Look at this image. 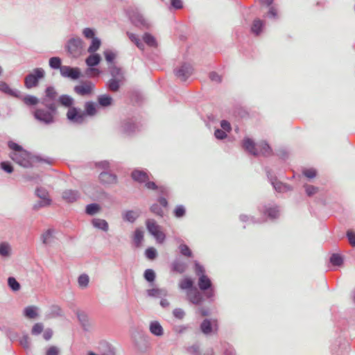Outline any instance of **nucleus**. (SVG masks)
Masks as SVG:
<instances>
[{
	"mask_svg": "<svg viewBox=\"0 0 355 355\" xmlns=\"http://www.w3.org/2000/svg\"><path fill=\"white\" fill-rule=\"evenodd\" d=\"M144 239V232L139 229H137L135 232L134 242L137 248L140 247L141 243Z\"/></svg>",
	"mask_w": 355,
	"mask_h": 355,
	"instance_id": "40",
	"label": "nucleus"
},
{
	"mask_svg": "<svg viewBox=\"0 0 355 355\" xmlns=\"http://www.w3.org/2000/svg\"><path fill=\"white\" fill-rule=\"evenodd\" d=\"M132 178L139 183H144L149 180V176L144 171L134 170L131 173Z\"/></svg>",
	"mask_w": 355,
	"mask_h": 355,
	"instance_id": "19",
	"label": "nucleus"
},
{
	"mask_svg": "<svg viewBox=\"0 0 355 355\" xmlns=\"http://www.w3.org/2000/svg\"><path fill=\"white\" fill-rule=\"evenodd\" d=\"M198 287L205 292V295L207 299H211L214 296V288L210 279L207 275H202L198 278Z\"/></svg>",
	"mask_w": 355,
	"mask_h": 355,
	"instance_id": "5",
	"label": "nucleus"
},
{
	"mask_svg": "<svg viewBox=\"0 0 355 355\" xmlns=\"http://www.w3.org/2000/svg\"><path fill=\"white\" fill-rule=\"evenodd\" d=\"M60 74L65 78H69L72 80H77L81 76L80 70L78 67H71L69 66H62L60 68Z\"/></svg>",
	"mask_w": 355,
	"mask_h": 355,
	"instance_id": "12",
	"label": "nucleus"
},
{
	"mask_svg": "<svg viewBox=\"0 0 355 355\" xmlns=\"http://www.w3.org/2000/svg\"><path fill=\"white\" fill-rule=\"evenodd\" d=\"M188 353L192 355H200V347L198 345L195 344L187 349Z\"/></svg>",
	"mask_w": 355,
	"mask_h": 355,
	"instance_id": "59",
	"label": "nucleus"
},
{
	"mask_svg": "<svg viewBox=\"0 0 355 355\" xmlns=\"http://www.w3.org/2000/svg\"><path fill=\"white\" fill-rule=\"evenodd\" d=\"M186 209L183 205H178L174 210V215L177 218H182L185 215Z\"/></svg>",
	"mask_w": 355,
	"mask_h": 355,
	"instance_id": "54",
	"label": "nucleus"
},
{
	"mask_svg": "<svg viewBox=\"0 0 355 355\" xmlns=\"http://www.w3.org/2000/svg\"><path fill=\"white\" fill-rule=\"evenodd\" d=\"M243 146L245 150H247L248 153L253 155L254 156L259 155L258 147H256L254 142L252 139L249 138L244 139Z\"/></svg>",
	"mask_w": 355,
	"mask_h": 355,
	"instance_id": "20",
	"label": "nucleus"
},
{
	"mask_svg": "<svg viewBox=\"0 0 355 355\" xmlns=\"http://www.w3.org/2000/svg\"><path fill=\"white\" fill-rule=\"evenodd\" d=\"M131 22L140 29H148L150 28V24L138 11L132 10L130 13Z\"/></svg>",
	"mask_w": 355,
	"mask_h": 355,
	"instance_id": "8",
	"label": "nucleus"
},
{
	"mask_svg": "<svg viewBox=\"0 0 355 355\" xmlns=\"http://www.w3.org/2000/svg\"><path fill=\"white\" fill-rule=\"evenodd\" d=\"M35 195L40 198L44 200H51L48 191L42 187H38L35 190Z\"/></svg>",
	"mask_w": 355,
	"mask_h": 355,
	"instance_id": "37",
	"label": "nucleus"
},
{
	"mask_svg": "<svg viewBox=\"0 0 355 355\" xmlns=\"http://www.w3.org/2000/svg\"><path fill=\"white\" fill-rule=\"evenodd\" d=\"M94 85L90 81L82 82L80 85L74 87V92L80 96L90 95L94 90Z\"/></svg>",
	"mask_w": 355,
	"mask_h": 355,
	"instance_id": "11",
	"label": "nucleus"
},
{
	"mask_svg": "<svg viewBox=\"0 0 355 355\" xmlns=\"http://www.w3.org/2000/svg\"><path fill=\"white\" fill-rule=\"evenodd\" d=\"M187 265L185 262L176 259L171 263V270L174 272L182 274L186 271Z\"/></svg>",
	"mask_w": 355,
	"mask_h": 355,
	"instance_id": "22",
	"label": "nucleus"
},
{
	"mask_svg": "<svg viewBox=\"0 0 355 355\" xmlns=\"http://www.w3.org/2000/svg\"><path fill=\"white\" fill-rule=\"evenodd\" d=\"M330 262L336 266H340L343 263V257L338 254H333L330 258Z\"/></svg>",
	"mask_w": 355,
	"mask_h": 355,
	"instance_id": "45",
	"label": "nucleus"
},
{
	"mask_svg": "<svg viewBox=\"0 0 355 355\" xmlns=\"http://www.w3.org/2000/svg\"><path fill=\"white\" fill-rule=\"evenodd\" d=\"M124 80L112 78L107 83V87L112 92H117L119 89L120 84Z\"/></svg>",
	"mask_w": 355,
	"mask_h": 355,
	"instance_id": "32",
	"label": "nucleus"
},
{
	"mask_svg": "<svg viewBox=\"0 0 355 355\" xmlns=\"http://www.w3.org/2000/svg\"><path fill=\"white\" fill-rule=\"evenodd\" d=\"M58 94L54 87L49 86L46 88L44 96L41 99L40 103L42 105L53 104L57 105L56 102L58 100Z\"/></svg>",
	"mask_w": 355,
	"mask_h": 355,
	"instance_id": "7",
	"label": "nucleus"
},
{
	"mask_svg": "<svg viewBox=\"0 0 355 355\" xmlns=\"http://www.w3.org/2000/svg\"><path fill=\"white\" fill-rule=\"evenodd\" d=\"M146 227L149 232L154 236L159 243H162L165 239V234L160 230V227L153 219L146 221Z\"/></svg>",
	"mask_w": 355,
	"mask_h": 355,
	"instance_id": "6",
	"label": "nucleus"
},
{
	"mask_svg": "<svg viewBox=\"0 0 355 355\" xmlns=\"http://www.w3.org/2000/svg\"><path fill=\"white\" fill-rule=\"evenodd\" d=\"M60 349L56 346H51L46 351V355H59Z\"/></svg>",
	"mask_w": 355,
	"mask_h": 355,
	"instance_id": "64",
	"label": "nucleus"
},
{
	"mask_svg": "<svg viewBox=\"0 0 355 355\" xmlns=\"http://www.w3.org/2000/svg\"><path fill=\"white\" fill-rule=\"evenodd\" d=\"M109 70L112 78L124 80L123 73L121 68L117 67L114 64H112L109 67Z\"/></svg>",
	"mask_w": 355,
	"mask_h": 355,
	"instance_id": "27",
	"label": "nucleus"
},
{
	"mask_svg": "<svg viewBox=\"0 0 355 355\" xmlns=\"http://www.w3.org/2000/svg\"><path fill=\"white\" fill-rule=\"evenodd\" d=\"M45 76V71L42 68H35L24 78V85L27 89L36 87L39 85L40 80Z\"/></svg>",
	"mask_w": 355,
	"mask_h": 355,
	"instance_id": "3",
	"label": "nucleus"
},
{
	"mask_svg": "<svg viewBox=\"0 0 355 355\" xmlns=\"http://www.w3.org/2000/svg\"><path fill=\"white\" fill-rule=\"evenodd\" d=\"M347 236L350 245L355 247V233L351 230L347 232Z\"/></svg>",
	"mask_w": 355,
	"mask_h": 355,
	"instance_id": "63",
	"label": "nucleus"
},
{
	"mask_svg": "<svg viewBox=\"0 0 355 355\" xmlns=\"http://www.w3.org/2000/svg\"><path fill=\"white\" fill-rule=\"evenodd\" d=\"M58 102L61 105L68 107V110L75 107L74 106H73L74 104V99L71 96L67 94L60 96L58 97Z\"/></svg>",
	"mask_w": 355,
	"mask_h": 355,
	"instance_id": "23",
	"label": "nucleus"
},
{
	"mask_svg": "<svg viewBox=\"0 0 355 355\" xmlns=\"http://www.w3.org/2000/svg\"><path fill=\"white\" fill-rule=\"evenodd\" d=\"M195 272L199 277L206 275L204 267L197 261L195 262Z\"/></svg>",
	"mask_w": 355,
	"mask_h": 355,
	"instance_id": "57",
	"label": "nucleus"
},
{
	"mask_svg": "<svg viewBox=\"0 0 355 355\" xmlns=\"http://www.w3.org/2000/svg\"><path fill=\"white\" fill-rule=\"evenodd\" d=\"M270 182L274 189L278 192H286L292 190V188L289 185L278 181L276 178H271Z\"/></svg>",
	"mask_w": 355,
	"mask_h": 355,
	"instance_id": "21",
	"label": "nucleus"
},
{
	"mask_svg": "<svg viewBox=\"0 0 355 355\" xmlns=\"http://www.w3.org/2000/svg\"><path fill=\"white\" fill-rule=\"evenodd\" d=\"M43 329H44V326L42 323H40V322L36 323L33 325V327L32 328L31 334L33 335H38L42 332Z\"/></svg>",
	"mask_w": 355,
	"mask_h": 355,
	"instance_id": "56",
	"label": "nucleus"
},
{
	"mask_svg": "<svg viewBox=\"0 0 355 355\" xmlns=\"http://www.w3.org/2000/svg\"><path fill=\"white\" fill-rule=\"evenodd\" d=\"M67 48L71 55L78 57L83 50V41L80 38H72L68 42Z\"/></svg>",
	"mask_w": 355,
	"mask_h": 355,
	"instance_id": "9",
	"label": "nucleus"
},
{
	"mask_svg": "<svg viewBox=\"0 0 355 355\" xmlns=\"http://www.w3.org/2000/svg\"><path fill=\"white\" fill-rule=\"evenodd\" d=\"M130 40L135 43V44L141 50H144V44L141 41V40L134 33L130 32L126 33Z\"/></svg>",
	"mask_w": 355,
	"mask_h": 355,
	"instance_id": "33",
	"label": "nucleus"
},
{
	"mask_svg": "<svg viewBox=\"0 0 355 355\" xmlns=\"http://www.w3.org/2000/svg\"><path fill=\"white\" fill-rule=\"evenodd\" d=\"M84 108V111L78 107L68 110L66 114L67 119L72 123L80 125L85 123L87 116H94L97 114L98 105L94 102H85Z\"/></svg>",
	"mask_w": 355,
	"mask_h": 355,
	"instance_id": "1",
	"label": "nucleus"
},
{
	"mask_svg": "<svg viewBox=\"0 0 355 355\" xmlns=\"http://www.w3.org/2000/svg\"><path fill=\"white\" fill-rule=\"evenodd\" d=\"M101 60V58L99 54L95 53L88 56L85 60L86 64L89 67H94L99 64Z\"/></svg>",
	"mask_w": 355,
	"mask_h": 355,
	"instance_id": "30",
	"label": "nucleus"
},
{
	"mask_svg": "<svg viewBox=\"0 0 355 355\" xmlns=\"http://www.w3.org/2000/svg\"><path fill=\"white\" fill-rule=\"evenodd\" d=\"M146 256L149 259H155L157 257V251L155 248H148V249H146Z\"/></svg>",
	"mask_w": 355,
	"mask_h": 355,
	"instance_id": "60",
	"label": "nucleus"
},
{
	"mask_svg": "<svg viewBox=\"0 0 355 355\" xmlns=\"http://www.w3.org/2000/svg\"><path fill=\"white\" fill-rule=\"evenodd\" d=\"M101 209V207L99 205L96 203H92L87 205L86 207V213L88 215L93 216L98 213Z\"/></svg>",
	"mask_w": 355,
	"mask_h": 355,
	"instance_id": "39",
	"label": "nucleus"
},
{
	"mask_svg": "<svg viewBox=\"0 0 355 355\" xmlns=\"http://www.w3.org/2000/svg\"><path fill=\"white\" fill-rule=\"evenodd\" d=\"M37 310V306H28L24 309V315L27 318L35 319L38 317Z\"/></svg>",
	"mask_w": 355,
	"mask_h": 355,
	"instance_id": "25",
	"label": "nucleus"
},
{
	"mask_svg": "<svg viewBox=\"0 0 355 355\" xmlns=\"http://www.w3.org/2000/svg\"><path fill=\"white\" fill-rule=\"evenodd\" d=\"M263 26V21L259 19H254L251 27V31L253 33L258 35Z\"/></svg>",
	"mask_w": 355,
	"mask_h": 355,
	"instance_id": "34",
	"label": "nucleus"
},
{
	"mask_svg": "<svg viewBox=\"0 0 355 355\" xmlns=\"http://www.w3.org/2000/svg\"><path fill=\"white\" fill-rule=\"evenodd\" d=\"M62 196L67 202L71 203L79 198L80 194L78 191L69 189L64 191Z\"/></svg>",
	"mask_w": 355,
	"mask_h": 355,
	"instance_id": "18",
	"label": "nucleus"
},
{
	"mask_svg": "<svg viewBox=\"0 0 355 355\" xmlns=\"http://www.w3.org/2000/svg\"><path fill=\"white\" fill-rule=\"evenodd\" d=\"M180 252L182 255L187 257H192V252L189 248L185 245V244H181L179 247Z\"/></svg>",
	"mask_w": 355,
	"mask_h": 355,
	"instance_id": "55",
	"label": "nucleus"
},
{
	"mask_svg": "<svg viewBox=\"0 0 355 355\" xmlns=\"http://www.w3.org/2000/svg\"><path fill=\"white\" fill-rule=\"evenodd\" d=\"M11 254V247L7 242L0 243V255L3 257H8Z\"/></svg>",
	"mask_w": 355,
	"mask_h": 355,
	"instance_id": "31",
	"label": "nucleus"
},
{
	"mask_svg": "<svg viewBox=\"0 0 355 355\" xmlns=\"http://www.w3.org/2000/svg\"><path fill=\"white\" fill-rule=\"evenodd\" d=\"M139 215L134 211H127L123 214V219L130 223H133L137 218Z\"/></svg>",
	"mask_w": 355,
	"mask_h": 355,
	"instance_id": "42",
	"label": "nucleus"
},
{
	"mask_svg": "<svg viewBox=\"0 0 355 355\" xmlns=\"http://www.w3.org/2000/svg\"><path fill=\"white\" fill-rule=\"evenodd\" d=\"M304 187L306 195L309 197L316 194L319 191L318 187L310 184H304Z\"/></svg>",
	"mask_w": 355,
	"mask_h": 355,
	"instance_id": "48",
	"label": "nucleus"
},
{
	"mask_svg": "<svg viewBox=\"0 0 355 355\" xmlns=\"http://www.w3.org/2000/svg\"><path fill=\"white\" fill-rule=\"evenodd\" d=\"M187 295L188 300L196 305L201 304L204 300L202 295L196 288L188 291Z\"/></svg>",
	"mask_w": 355,
	"mask_h": 355,
	"instance_id": "15",
	"label": "nucleus"
},
{
	"mask_svg": "<svg viewBox=\"0 0 355 355\" xmlns=\"http://www.w3.org/2000/svg\"><path fill=\"white\" fill-rule=\"evenodd\" d=\"M24 103L27 105H35L40 102L38 98L31 95H27L23 98Z\"/></svg>",
	"mask_w": 355,
	"mask_h": 355,
	"instance_id": "43",
	"label": "nucleus"
},
{
	"mask_svg": "<svg viewBox=\"0 0 355 355\" xmlns=\"http://www.w3.org/2000/svg\"><path fill=\"white\" fill-rule=\"evenodd\" d=\"M158 202L159 205L155 203L150 207V209L152 213L162 218L164 216V212L161 206L166 208L168 207V201L165 198L159 197Z\"/></svg>",
	"mask_w": 355,
	"mask_h": 355,
	"instance_id": "14",
	"label": "nucleus"
},
{
	"mask_svg": "<svg viewBox=\"0 0 355 355\" xmlns=\"http://www.w3.org/2000/svg\"><path fill=\"white\" fill-rule=\"evenodd\" d=\"M89 281V279L88 275H87L85 274L81 275L79 276L78 279V285L80 287L86 288L88 286Z\"/></svg>",
	"mask_w": 355,
	"mask_h": 355,
	"instance_id": "52",
	"label": "nucleus"
},
{
	"mask_svg": "<svg viewBox=\"0 0 355 355\" xmlns=\"http://www.w3.org/2000/svg\"><path fill=\"white\" fill-rule=\"evenodd\" d=\"M101 46V40L97 37H93L92 40V44L88 48V52L93 53L96 52Z\"/></svg>",
	"mask_w": 355,
	"mask_h": 355,
	"instance_id": "44",
	"label": "nucleus"
},
{
	"mask_svg": "<svg viewBox=\"0 0 355 355\" xmlns=\"http://www.w3.org/2000/svg\"><path fill=\"white\" fill-rule=\"evenodd\" d=\"M147 294L149 297H159L165 295V291L159 288H152L147 290Z\"/></svg>",
	"mask_w": 355,
	"mask_h": 355,
	"instance_id": "51",
	"label": "nucleus"
},
{
	"mask_svg": "<svg viewBox=\"0 0 355 355\" xmlns=\"http://www.w3.org/2000/svg\"><path fill=\"white\" fill-rule=\"evenodd\" d=\"M112 98L107 94L100 95L98 96V103L102 107H108L112 104Z\"/></svg>",
	"mask_w": 355,
	"mask_h": 355,
	"instance_id": "28",
	"label": "nucleus"
},
{
	"mask_svg": "<svg viewBox=\"0 0 355 355\" xmlns=\"http://www.w3.org/2000/svg\"><path fill=\"white\" fill-rule=\"evenodd\" d=\"M144 42L150 47H156L157 46V41L154 36L148 33H144L143 35Z\"/></svg>",
	"mask_w": 355,
	"mask_h": 355,
	"instance_id": "35",
	"label": "nucleus"
},
{
	"mask_svg": "<svg viewBox=\"0 0 355 355\" xmlns=\"http://www.w3.org/2000/svg\"><path fill=\"white\" fill-rule=\"evenodd\" d=\"M1 168L8 173L13 172V167L8 162H3L0 164Z\"/></svg>",
	"mask_w": 355,
	"mask_h": 355,
	"instance_id": "58",
	"label": "nucleus"
},
{
	"mask_svg": "<svg viewBox=\"0 0 355 355\" xmlns=\"http://www.w3.org/2000/svg\"><path fill=\"white\" fill-rule=\"evenodd\" d=\"M100 182L103 184H115L117 183V176L113 173L104 171L99 175Z\"/></svg>",
	"mask_w": 355,
	"mask_h": 355,
	"instance_id": "16",
	"label": "nucleus"
},
{
	"mask_svg": "<svg viewBox=\"0 0 355 355\" xmlns=\"http://www.w3.org/2000/svg\"><path fill=\"white\" fill-rule=\"evenodd\" d=\"M9 157L15 162L24 168H29L31 166L30 161L31 155L24 149L18 152H11Z\"/></svg>",
	"mask_w": 355,
	"mask_h": 355,
	"instance_id": "4",
	"label": "nucleus"
},
{
	"mask_svg": "<svg viewBox=\"0 0 355 355\" xmlns=\"http://www.w3.org/2000/svg\"><path fill=\"white\" fill-rule=\"evenodd\" d=\"M150 333L156 336H162L164 334V329L157 321H153L149 326Z\"/></svg>",
	"mask_w": 355,
	"mask_h": 355,
	"instance_id": "24",
	"label": "nucleus"
},
{
	"mask_svg": "<svg viewBox=\"0 0 355 355\" xmlns=\"http://www.w3.org/2000/svg\"><path fill=\"white\" fill-rule=\"evenodd\" d=\"M264 214H267L271 218H276L279 216V210L277 207H265L262 211Z\"/></svg>",
	"mask_w": 355,
	"mask_h": 355,
	"instance_id": "38",
	"label": "nucleus"
},
{
	"mask_svg": "<svg viewBox=\"0 0 355 355\" xmlns=\"http://www.w3.org/2000/svg\"><path fill=\"white\" fill-rule=\"evenodd\" d=\"M0 91L10 96H16L15 92L10 88L9 85L3 81H0Z\"/></svg>",
	"mask_w": 355,
	"mask_h": 355,
	"instance_id": "50",
	"label": "nucleus"
},
{
	"mask_svg": "<svg viewBox=\"0 0 355 355\" xmlns=\"http://www.w3.org/2000/svg\"><path fill=\"white\" fill-rule=\"evenodd\" d=\"M302 173L307 178L312 179L316 177L317 171L314 168H305L303 170Z\"/></svg>",
	"mask_w": 355,
	"mask_h": 355,
	"instance_id": "53",
	"label": "nucleus"
},
{
	"mask_svg": "<svg viewBox=\"0 0 355 355\" xmlns=\"http://www.w3.org/2000/svg\"><path fill=\"white\" fill-rule=\"evenodd\" d=\"M49 65L52 69H58L62 67L61 65V59L58 57H53L49 60Z\"/></svg>",
	"mask_w": 355,
	"mask_h": 355,
	"instance_id": "47",
	"label": "nucleus"
},
{
	"mask_svg": "<svg viewBox=\"0 0 355 355\" xmlns=\"http://www.w3.org/2000/svg\"><path fill=\"white\" fill-rule=\"evenodd\" d=\"M175 76L182 81H185L193 73V68L187 63L182 64L180 68L175 69Z\"/></svg>",
	"mask_w": 355,
	"mask_h": 355,
	"instance_id": "13",
	"label": "nucleus"
},
{
	"mask_svg": "<svg viewBox=\"0 0 355 355\" xmlns=\"http://www.w3.org/2000/svg\"><path fill=\"white\" fill-rule=\"evenodd\" d=\"M144 277L148 282H153L155 279V272L153 269H146L144 272Z\"/></svg>",
	"mask_w": 355,
	"mask_h": 355,
	"instance_id": "49",
	"label": "nucleus"
},
{
	"mask_svg": "<svg viewBox=\"0 0 355 355\" xmlns=\"http://www.w3.org/2000/svg\"><path fill=\"white\" fill-rule=\"evenodd\" d=\"M193 282L191 279L186 277L182 279L179 283V287L182 290H191L193 289Z\"/></svg>",
	"mask_w": 355,
	"mask_h": 355,
	"instance_id": "36",
	"label": "nucleus"
},
{
	"mask_svg": "<svg viewBox=\"0 0 355 355\" xmlns=\"http://www.w3.org/2000/svg\"><path fill=\"white\" fill-rule=\"evenodd\" d=\"M173 314L174 317L180 320L182 319L185 315L184 311L180 308L175 309L173 311Z\"/></svg>",
	"mask_w": 355,
	"mask_h": 355,
	"instance_id": "62",
	"label": "nucleus"
},
{
	"mask_svg": "<svg viewBox=\"0 0 355 355\" xmlns=\"http://www.w3.org/2000/svg\"><path fill=\"white\" fill-rule=\"evenodd\" d=\"M8 284L13 291H18L21 288L19 283L12 277H8Z\"/></svg>",
	"mask_w": 355,
	"mask_h": 355,
	"instance_id": "46",
	"label": "nucleus"
},
{
	"mask_svg": "<svg viewBox=\"0 0 355 355\" xmlns=\"http://www.w3.org/2000/svg\"><path fill=\"white\" fill-rule=\"evenodd\" d=\"M200 328L205 335H210L218 332V325L216 320L211 321L209 319H205L200 324Z\"/></svg>",
	"mask_w": 355,
	"mask_h": 355,
	"instance_id": "10",
	"label": "nucleus"
},
{
	"mask_svg": "<svg viewBox=\"0 0 355 355\" xmlns=\"http://www.w3.org/2000/svg\"><path fill=\"white\" fill-rule=\"evenodd\" d=\"M258 151L259 155L265 157L270 156L272 153V149L270 146L265 141H262L258 144Z\"/></svg>",
	"mask_w": 355,
	"mask_h": 355,
	"instance_id": "26",
	"label": "nucleus"
},
{
	"mask_svg": "<svg viewBox=\"0 0 355 355\" xmlns=\"http://www.w3.org/2000/svg\"><path fill=\"white\" fill-rule=\"evenodd\" d=\"M51 200H44L42 199H40V200L33 205V209L37 211L42 207H48L51 204Z\"/></svg>",
	"mask_w": 355,
	"mask_h": 355,
	"instance_id": "41",
	"label": "nucleus"
},
{
	"mask_svg": "<svg viewBox=\"0 0 355 355\" xmlns=\"http://www.w3.org/2000/svg\"><path fill=\"white\" fill-rule=\"evenodd\" d=\"M121 132L126 135H131L137 130V125L131 120L124 121L121 126Z\"/></svg>",
	"mask_w": 355,
	"mask_h": 355,
	"instance_id": "17",
	"label": "nucleus"
},
{
	"mask_svg": "<svg viewBox=\"0 0 355 355\" xmlns=\"http://www.w3.org/2000/svg\"><path fill=\"white\" fill-rule=\"evenodd\" d=\"M94 227L101 229L105 232L108 230V223L105 220L101 218H94L92 221Z\"/></svg>",
	"mask_w": 355,
	"mask_h": 355,
	"instance_id": "29",
	"label": "nucleus"
},
{
	"mask_svg": "<svg viewBox=\"0 0 355 355\" xmlns=\"http://www.w3.org/2000/svg\"><path fill=\"white\" fill-rule=\"evenodd\" d=\"M104 55H105V60L110 63H112L114 60L116 58V54L109 50L105 51L104 52Z\"/></svg>",
	"mask_w": 355,
	"mask_h": 355,
	"instance_id": "61",
	"label": "nucleus"
},
{
	"mask_svg": "<svg viewBox=\"0 0 355 355\" xmlns=\"http://www.w3.org/2000/svg\"><path fill=\"white\" fill-rule=\"evenodd\" d=\"M44 108H36L33 112L35 119L40 122L49 125L55 121V116L57 114V105L53 104L43 105Z\"/></svg>",
	"mask_w": 355,
	"mask_h": 355,
	"instance_id": "2",
	"label": "nucleus"
}]
</instances>
